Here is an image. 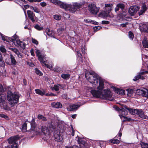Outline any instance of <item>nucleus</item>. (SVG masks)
<instances>
[{"instance_id":"1","label":"nucleus","mask_w":148,"mask_h":148,"mask_svg":"<svg viewBox=\"0 0 148 148\" xmlns=\"http://www.w3.org/2000/svg\"><path fill=\"white\" fill-rule=\"evenodd\" d=\"M85 76L86 79L92 84L93 87H97L98 89L91 90L90 92L94 97L106 100H112L111 98L112 95L109 90L105 89L102 91L104 88V80L100 78L94 72H91L89 74L86 73Z\"/></svg>"},{"instance_id":"2","label":"nucleus","mask_w":148,"mask_h":148,"mask_svg":"<svg viewBox=\"0 0 148 148\" xmlns=\"http://www.w3.org/2000/svg\"><path fill=\"white\" fill-rule=\"evenodd\" d=\"M42 131L47 137L49 136L51 132L53 131V135L56 140L60 142L63 140L62 134H61L59 130H56L55 126L52 125V124L49 126V128L45 126H42Z\"/></svg>"},{"instance_id":"3","label":"nucleus","mask_w":148,"mask_h":148,"mask_svg":"<svg viewBox=\"0 0 148 148\" xmlns=\"http://www.w3.org/2000/svg\"><path fill=\"white\" fill-rule=\"evenodd\" d=\"M50 1L51 2L54 4L59 5L60 8L64 9L66 10H69L72 13H74L81 6V5L80 4L77 3H73V8L71 5L67 4L59 1L57 0H50Z\"/></svg>"},{"instance_id":"4","label":"nucleus","mask_w":148,"mask_h":148,"mask_svg":"<svg viewBox=\"0 0 148 148\" xmlns=\"http://www.w3.org/2000/svg\"><path fill=\"white\" fill-rule=\"evenodd\" d=\"M36 53L37 56L38 57V60L41 63L45 65L47 68L50 69L53 67V64H47V61H45L44 60V57L45 56V54L43 53L41 51L39 50H36Z\"/></svg>"},{"instance_id":"5","label":"nucleus","mask_w":148,"mask_h":148,"mask_svg":"<svg viewBox=\"0 0 148 148\" xmlns=\"http://www.w3.org/2000/svg\"><path fill=\"white\" fill-rule=\"evenodd\" d=\"M2 89H0V106L4 109H7V103L5 100L6 98V95L3 92V89L2 86H1Z\"/></svg>"},{"instance_id":"6","label":"nucleus","mask_w":148,"mask_h":148,"mask_svg":"<svg viewBox=\"0 0 148 148\" xmlns=\"http://www.w3.org/2000/svg\"><path fill=\"white\" fill-rule=\"evenodd\" d=\"M19 96L17 94H13L11 92L8 91V99L9 103L13 105L16 103L18 100Z\"/></svg>"},{"instance_id":"7","label":"nucleus","mask_w":148,"mask_h":148,"mask_svg":"<svg viewBox=\"0 0 148 148\" xmlns=\"http://www.w3.org/2000/svg\"><path fill=\"white\" fill-rule=\"evenodd\" d=\"M1 38L4 41H6L9 42L10 41H11L14 43L15 45L18 47L21 42L20 40H16L18 38V36L15 34L11 38H10L8 37L4 36H1Z\"/></svg>"},{"instance_id":"8","label":"nucleus","mask_w":148,"mask_h":148,"mask_svg":"<svg viewBox=\"0 0 148 148\" xmlns=\"http://www.w3.org/2000/svg\"><path fill=\"white\" fill-rule=\"evenodd\" d=\"M113 6L112 4H105V8H109V9H108V11L106 10H104L102 11L99 14V16L101 17H103L106 16H108L110 12L112 10V7Z\"/></svg>"},{"instance_id":"9","label":"nucleus","mask_w":148,"mask_h":148,"mask_svg":"<svg viewBox=\"0 0 148 148\" xmlns=\"http://www.w3.org/2000/svg\"><path fill=\"white\" fill-rule=\"evenodd\" d=\"M18 140V138L16 136L11 137L8 139V141L9 144H12L11 148H17V141Z\"/></svg>"},{"instance_id":"10","label":"nucleus","mask_w":148,"mask_h":148,"mask_svg":"<svg viewBox=\"0 0 148 148\" xmlns=\"http://www.w3.org/2000/svg\"><path fill=\"white\" fill-rule=\"evenodd\" d=\"M89 11L93 14H96L99 10V8L96 7V4L93 3L90 4L88 5Z\"/></svg>"},{"instance_id":"11","label":"nucleus","mask_w":148,"mask_h":148,"mask_svg":"<svg viewBox=\"0 0 148 148\" xmlns=\"http://www.w3.org/2000/svg\"><path fill=\"white\" fill-rule=\"evenodd\" d=\"M124 8L125 5L124 4L122 3H119L117 5L116 7L115 8V11L116 12L119 10V9L120 8L122 11V12H121V14H122L121 15L125 16V13L124 12Z\"/></svg>"},{"instance_id":"12","label":"nucleus","mask_w":148,"mask_h":148,"mask_svg":"<svg viewBox=\"0 0 148 148\" xmlns=\"http://www.w3.org/2000/svg\"><path fill=\"white\" fill-rule=\"evenodd\" d=\"M139 8L137 6H131L129 9L128 12L131 16H133L139 10Z\"/></svg>"},{"instance_id":"13","label":"nucleus","mask_w":148,"mask_h":148,"mask_svg":"<svg viewBox=\"0 0 148 148\" xmlns=\"http://www.w3.org/2000/svg\"><path fill=\"white\" fill-rule=\"evenodd\" d=\"M10 62L8 61L7 59H6L5 62L9 65H16L17 64V62L15 60V57L12 54L10 55Z\"/></svg>"},{"instance_id":"14","label":"nucleus","mask_w":148,"mask_h":148,"mask_svg":"<svg viewBox=\"0 0 148 148\" xmlns=\"http://www.w3.org/2000/svg\"><path fill=\"white\" fill-rule=\"evenodd\" d=\"M148 73V71H145L144 72H140L138 73V74L135 76L134 79L133 80L134 81H136L139 79L140 78L142 79H145L144 77L143 76L144 75L145 73Z\"/></svg>"},{"instance_id":"15","label":"nucleus","mask_w":148,"mask_h":148,"mask_svg":"<svg viewBox=\"0 0 148 148\" xmlns=\"http://www.w3.org/2000/svg\"><path fill=\"white\" fill-rule=\"evenodd\" d=\"M147 9L146 5L145 3H143L140 10L138 12L139 15H141L144 14Z\"/></svg>"},{"instance_id":"16","label":"nucleus","mask_w":148,"mask_h":148,"mask_svg":"<svg viewBox=\"0 0 148 148\" xmlns=\"http://www.w3.org/2000/svg\"><path fill=\"white\" fill-rule=\"evenodd\" d=\"M80 106L78 105L74 104L70 106L69 107L67 108V109L68 111H70L76 110Z\"/></svg>"},{"instance_id":"17","label":"nucleus","mask_w":148,"mask_h":148,"mask_svg":"<svg viewBox=\"0 0 148 148\" xmlns=\"http://www.w3.org/2000/svg\"><path fill=\"white\" fill-rule=\"evenodd\" d=\"M111 88L117 94L122 95L125 94V91L123 90L116 88L114 86L112 87Z\"/></svg>"},{"instance_id":"18","label":"nucleus","mask_w":148,"mask_h":148,"mask_svg":"<svg viewBox=\"0 0 148 148\" xmlns=\"http://www.w3.org/2000/svg\"><path fill=\"white\" fill-rule=\"evenodd\" d=\"M27 14L29 19H31L33 22H34L35 21V19H34L35 15L33 12L30 10H28L27 11Z\"/></svg>"},{"instance_id":"19","label":"nucleus","mask_w":148,"mask_h":148,"mask_svg":"<svg viewBox=\"0 0 148 148\" xmlns=\"http://www.w3.org/2000/svg\"><path fill=\"white\" fill-rule=\"evenodd\" d=\"M127 110L129 111L130 113L134 115H138L139 112V110L136 109H132L127 108Z\"/></svg>"},{"instance_id":"20","label":"nucleus","mask_w":148,"mask_h":148,"mask_svg":"<svg viewBox=\"0 0 148 148\" xmlns=\"http://www.w3.org/2000/svg\"><path fill=\"white\" fill-rule=\"evenodd\" d=\"M138 115L140 117L143 119L148 120V116L145 114L144 112L141 109L139 110Z\"/></svg>"},{"instance_id":"21","label":"nucleus","mask_w":148,"mask_h":148,"mask_svg":"<svg viewBox=\"0 0 148 148\" xmlns=\"http://www.w3.org/2000/svg\"><path fill=\"white\" fill-rule=\"evenodd\" d=\"M47 35L52 37L55 38L54 37V32L52 30H51L48 28L46 29L45 30Z\"/></svg>"},{"instance_id":"22","label":"nucleus","mask_w":148,"mask_h":148,"mask_svg":"<svg viewBox=\"0 0 148 148\" xmlns=\"http://www.w3.org/2000/svg\"><path fill=\"white\" fill-rule=\"evenodd\" d=\"M51 105L52 107L56 108H61L62 107V104L59 102L52 103Z\"/></svg>"},{"instance_id":"23","label":"nucleus","mask_w":148,"mask_h":148,"mask_svg":"<svg viewBox=\"0 0 148 148\" xmlns=\"http://www.w3.org/2000/svg\"><path fill=\"white\" fill-rule=\"evenodd\" d=\"M36 93L41 96H43L45 95V91L44 90H42L39 89H36L35 90Z\"/></svg>"},{"instance_id":"24","label":"nucleus","mask_w":148,"mask_h":148,"mask_svg":"<svg viewBox=\"0 0 148 148\" xmlns=\"http://www.w3.org/2000/svg\"><path fill=\"white\" fill-rule=\"evenodd\" d=\"M31 130L35 132L37 131V130H36V124L34 119H33L31 123Z\"/></svg>"},{"instance_id":"25","label":"nucleus","mask_w":148,"mask_h":148,"mask_svg":"<svg viewBox=\"0 0 148 148\" xmlns=\"http://www.w3.org/2000/svg\"><path fill=\"white\" fill-rule=\"evenodd\" d=\"M61 76L64 79H68L70 78V75L68 74L62 73L61 75Z\"/></svg>"},{"instance_id":"26","label":"nucleus","mask_w":148,"mask_h":148,"mask_svg":"<svg viewBox=\"0 0 148 148\" xmlns=\"http://www.w3.org/2000/svg\"><path fill=\"white\" fill-rule=\"evenodd\" d=\"M127 92V95L129 97H132L133 95V90L130 89H128L126 90Z\"/></svg>"},{"instance_id":"27","label":"nucleus","mask_w":148,"mask_h":148,"mask_svg":"<svg viewBox=\"0 0 148 148\" xmlns=\"http://www.w3.org/2000/svg\"><path fill=\"white\" fill-rule=\"evenodd\" d=\"M142 44L144 47L148 48V41L146 39L144 38Z\"/></svg>"},{"instance_id":"28","label":"nucleus","mask_w":148,"mask_h":148,"mask_svg":"<svg viewBox=\"0 0 148 148\" xmlns=\"http://www.w3.org/2000/svg\"><path fill=\"white\" fill-rule=\"evenodd\" d=\"M119 116L122 119V117H123L125 119L123 120V121H133L134 120L131 119L130 118L124 116H122V115H119Z\"/></svg>"},{"instance_id":"29","label":"nucleus","mask_w":148,"mask_h":148,"mask_svg":"<svg viewBox=\"0 0 148 148\" xmlns=\"http://www.w3.org/2000/svg\"><path fill=\"white\" fill-rule=\"evenodd\" d=\"M110 142L112 143L115 144H118L120 143V141L119 140L114 138L110 140Z\"/></svg>"},{"instance_id":"30","label":"nucleus","mask_w":148,"mask_h":148,"mask_svg":"<svg viewBox=\"0 0 148 148\" xmlns=\"http://www.w3.org/2000/svg\"><path fill=\"white\" fill-rule=\"evenodd\" d=\"M127 108H126V109ZM127 111L128 110L127 109L126 110L123 108L121 110V114L120 115H122V116L126 115L128 114Z\"/></svg>"},{"instance_id":"31","label":"nucleus","mask_w":148,"mask_h":148,"mask_svg":"<svg viewBox=\"0 0 148 148\" xmlns=\"http://www.w3.org/2000/svg\"><path fill=\"white\" fill-rule=\"evenodd\" d=\"M27 125L26 123H24L22 126V131L23 132H25L27 131Z\"/></svg>"},{"instance_id":"32","label":"nucleus","mask_w":148,"mask_h":148,"mask_svg":"<svg viewBox=\"0 0 148 148\" xmlns=\"http://www.w3.org/2000/svg\"><path fill=\"white\" fill-rule=\"evenodd\" d=\"M38 118L39 119H42V121H47L46 118L41 114H39L38 116Z\"/></svg>"},{"instance_id":"33","label":"nucleus","mask_w":148,"mask_h":148,"mask_svg":"<svg viewBox=\"0 0 148 148\" xmlns=\"http://www.w3.org/2000/svg\"><path fill=\"white\" fill-rule=\"evenodd\" d=\"M76 139H77L79 142L81 143L83 145H84V146H85L86 143L85 142L83 141V140L82 138L77 137H76Z\"/></svg>"},{"instance_id":"34","label":"nucleus","mask_w":148,"mask_h":148,"mask_svg":"<svg viewBox=\"0 0 148 148\" xmlns=\"http://www.w3.org/2000/svg\"><path fill=\"white\" fill-rule=\"evenodd\" d=\"M140 145L142 148H148V144L141 142L140 143Z\"/></svg>"},{"instance_id":"35","label":"nucleus","mask_w":148,"mask_h":148,"mask_svg":"<svg viewBox=\"0 0 148 148\" xmlns=\"http://www.w3.org/2000/svg\"><path fill=\"white\" fill-rule=\"evenodd\" d=\"M143 91L144 90H142L137 89L136 92V94L138 95H142L143 96Z\"/></svg>"},{"instance_id":"36","label":"nucleus","mask_w":148,"mask_h":148,"mask_svg":"<svg viewBox=\"0 0 148 148\" xmlns=\"http://www.w3.org/2000/svg\"><path fill=\"white\" fill-rule=\"evenodd\" d=\"M142 96L148 98V90H144Z\"/></svg>"},{"instance_id":"37","label":"nucleus","mask_w":148,"mask_h":148,"mask_svg":"<svg viewBox=\"0 0 148 148\" xmlns=\"http://www.w3.org/2000/svg\"><path fill=\"white\" fill-rule=\"evenodd\" d=\"M54 18L56 20H60L61 19V16L60 15H55L53 16Z\"/></svg>"},{"instance_id":"38","label":"nucleus","mask_w":148,"mask_h":148,"mask_svg":"<svg viewBox=\"0 0 148 148\" xmlns=\"http://www.w3.org/2000/svg\"><path fill=\"white\" fill-rule=\"evenodd\" d=\"M62 85L59 84H58L57 85H54V87L53 88V89H54L56 91H58L59 90V88L60 86H62Z\"/></svg>"},{"instance_id":"39","label":"nucleus","mask_w":148,"mask_h":148,"mask_svg":"<svg viewBox=\"0 0 148 148\" xmlns=\"http://www.w3.org/2000/svg\"><path fill=\"white\" fill-rule=\"evenodd\" d=\"M134 37V34L132 32L130 31L129 32V37L131 40H132Z\"/></svg>"},{"instance_id":"40","label":"nucleus","mask_w":148,"mask_h":148,"mask_svg":"<svg viewBox=\"0 0 148 148\" xmlns=\"http://www.w3.org/2000/svg\"><path fill=\"white\" fill-rule=\"evenodd\" d=\"M35 72L36 74L39 75H42V73L39 70H38L37 68L35 69Z\"/></svg>"},{"instance_id":"41","label":"nucleus","mask_w":148,"mask_h":148,"mask_svg":"<svg viewBox=\"0 0 148 148\" xmlns=\"http://www.w3.org/2000/svg\"><path fill=\"white\" fill-rule=\"evenodd\" d=\"M25 45L26 44L23 42L21 41L20 44L19 45V47L23 49H24L25 47Z\"/></svg>"},{"instance_id":"42","label":"nucleus","mask_w":148,"mask_h":148,"mask_svg":"<svg viewBox=\"0 0 148 148\" xmlns=\"http://www.w3.org/2000/svg\"><path fill=\"white\" fill-rule=\"evenodd\" d=\"M77 55L78 57L79 58V60H80L81 62H83V61L82 60V56L80 53L79 52L77 51Z\"/></svg>"},{"instance_id":"43","label":"nucleus","mask_w":148,"mask_h":148,"mask_svg":"<svg viewBox=\"0 0 148 148\" xmlns=\"http://www.w3.org/2000/svg\"><path fill=\"white\" fill-rule=\"evenodd\" d=\"M0 50L3 53H5L6 52V50L3 46H1L0 47Z\"/></svg>"},{"instance_id":"44","label":"nucleus","mask_w":148,"mask_h":148,"mask_svg":"<svg viewBox=\"0 0 148 148\" xmlns=\"http://www.w3.org/2000/svg\"><path fill=\"white\" fill-rule=\"evenodd\" d=\"M34 27L36 29L38 30H41L43 29L42 27H40L39 25H36L34 26Z\"/></svg>"},{"instance_id":"45","label":"nucleus","mask_w":148,"mask_h":148,"mask_svg":"<svg viewBox=\"0 0 148 148\" xmlns=\"http://www.w3.org/2000/svg\"><path fill=\"white\" fill-rule=\"evenodd\" d=\"M33 10L35 12H36L37 13H38L40 12V10L36 7H34L33 8Z\"/></svg>"},{"instance_id":"46","label":"nucleus","mask_w":148,"mask_h":148,"mask_svg":"<svg viewBox=\"0 0 148 148\" xmlns=\"http://www.w3.org/2000/svg\"><path fill=\"white\" fill-rule=\"evenodd\" d=\"M11 50L14 52L16 54L18 53L19 51L16 49L15 48H12Z\"/></svg>"},{"instance_id":"47","label":"nucleus","mask_w":148,"mask_h":148,"mask_svg":"<svg viewBox=\"0 0 148 148\" xmlns=\"http://www.w3.org/2000/svg\"><path fill=\"white\" fill-rule=\"evenodd\" d=\"M24 8H23V9L24 10L25 13V10L26 9L29 8V5H24Z\"/></svg>"},{"instance_id":"48","label":"nucleus","mask_w":148,"mask_h":148,"mask_svg":"<svg viewBox=\"0 0 148 148\" xmlns=\"http://www.w3.org/2000/svg\"><path fill=\"white\" fill-rule=\"evenodd\" d=\"M18 57L20 58H22L23 57L22 54L20 53L19 51L18 52V53L16 54Z\"/></svg>"},{"instance_id":"49","label":"nucleus","mask_w":148,"mask_h":148,"mask_svg":"<svg viewBox=\"0 0 148 148\" xmlns=\"http://www.w3.org/2000/svg\"><path fill=\"white\" fill-rule=\"evenodd\" d=\"M91 20L89 19H84V21L85 22L88 23H90V22Z\"/></svg>"},{"instance_id":"50","label":"nucleus","mask_w":148,"mask_h":148,"mask_svg":"<svg viewBox=\"0 0 148 148\" xmlns=\"http://www.w3.org/2000/svg\"><path fill=\"white\" fill-rule=\"evenodd\" d=\"M32 41L33 43L36 45H37L38 44V41L35 39L32 38Z\"/></svg>"},{"instance_id":"51","label":"nucleus","mask_w":148,"mask_h":148,"mask_svg":"<svg viewBox=\"0 0 148 148\" xmlns=\"http://www.w3.org/2000/svg\"><path fill=\"white\" fill-rule=\"evenodd\" d=\"M0 116L2 118H4L5 119H7L8 118V116L6 115L3 114H0Z\"/></svg>"},{"instance_id":"52","label":"nucleus","mask_w":148,"mask_h":148,"mask_svg":"<svg viewBox=\"0 0 148 148\" xmlns=\"http://www.w3.org/2000/svg\"><path fill=\"white\" fill-rule=\"evenodd\" d=\"M90 23H92L95 25H97L98 24V23L95 21L91 20L90 22Z\"/></svg>"},{"instance_id":"53","label":"nucleus","mask_w":148,"mask_h":148,"mask_svg":"<svg viewBox=\"0 0 148 148\" xmlns=\"http://www.w3.org/2000/svg\"><path fill=\"white\" fill-rule=\"evenodd\" d=\"M128 23L126 22L125 23L121 24L120 25L123 27H125L127 25H128Z\"/></svg>"},{"instance_id":"54","label":"nucleus","mask_w":148,"mask_h":148,"mask_svg":"<svg viewBox=\"0 0 148 148\" xmlns=\"http://www.w3.org/2000/svg\"><path fill=\"white\" fill-rule=\"evenodd\" d=\"M40 5L42 7H44L46 5V3L45 2H41L40 3Z\"/></svg>"},{"instance_id":"55","label":"nucleus","mask_w":148,"mask_h":148,"mask_svg":"<svg viewBox=\"0 0 148 148\" xmlns=\"http://www.w3.org/2000/svg\"><path fill=\"white\" fill-rule=\"evenodd\" d=\"M83 46L81 47V51L83 54H85L86 53V51L84 48H82Z\"/></svg>"},{"instance_id":"56","label":"nucleus","mask_w":148,"mask_h":148,"mask_svg":"<svg viewBox=\"0 0 148 148\" xmlns=\"http://www.w3.org/2000/svg\"><path fill=\"white\" fill-rule=\"evenodd\" d=\"M66 148H79L77 146L74 145L72 147H66Z\"/></svg>"},{"instance_id":"57","label":"nucleus","mask_w":148,"mask_h":148,"mask_svg":"<svg viewBox=\"0 0 148 148\" xmlns=\"http://www.w3.org/2000/svg\"><path fill=\"white\" fill-rule=\"evenodd\" d=\"M109 22L107 21H102V23L103 24H108L109 23Z\"/></svg>"},{"instance_id":"58","label":"nucleus","mask_w":148,"mask_h":148,"mask_svg":"<svg viewBox=\"0 0 148 148\" xmlns=\"http://www.w3.org/2000/svg\"><path fill=\"white\" fill-rule=\"evenodd\" d=\"M94 28L95 30H98L100 29V27L99 26H95L94 27Z\"/></svg>"},{"instance_id":"59","label":"nucleus","mask_w":148,"mask_h":148,"mask_svg":"<svg viewBox=\"0 0 148 148\" xmlns=\"http://www.w3.org/2000/svg\"><path fill=\"white\" fill-rule=\"evenodd\" d=\"M60 30H61L60 29H58L57 30V31L58 33V35H60L62 33V32H61V31H60Z\"/></svg>"},{"instance_id":"60","label":"nucleus","mask_w":148,"mask_h":148,"mask_svg":"<svg viewBox=\"0 0 148 148\" xmlns=\"http://www.w3.org/2000/svg\"><path fill=\"white\" fill-rule=\"evenodd\" d=\"M76 114H73V115H72V117L73 118V119H75L76 117Z\"/></svg>"},{"instance_id":"61","label":"nucleus","mask_w":148,"mask_h":148,"mask_svg":"<svg viewBox=\"0 0 148 148\" xmlns=\"http://www.w3.org/2000/svg\"><path fill=\"white\" fill-rule=\"evenodd\" d=\"M72 132L71 135H72V136H73L74 135V132L73 130V127H72Z\"/></svg>"},{"instance_id":"62","label":"nucleus","mask_w":148,"mask_h":148,"mask_svg":"<svg viewBox=\"0 0 148 148\" xmlns=\"http://www.w3.org/2000/svg\"><path fill=\"white\" fill-rule=\"evenodd\" d=\"M61 30L60 31H61V32H62L63 31L64 29V28H62V27H61L60 28H59Z\"/></svg>"},{"instance_id":"63","label":"nucleus","mask_w":148,"mask_h":148,"mask_svg":"<svg viewBox=\"0 0 148 148\" xmlns=\"http://www.w3.org/2000/svg\"><path fill=\"white\" fill-rule=\"evenodd\" d=\"M41 1V0H33V2H40Z\"/></svg>"},{"instance_id":"64","label":"nucleus","mask_w":148,"mask_h":148,"mask_svg":"<svg viewBox=\"0 0 148 148\" xmlns=\"http://www.w3.org/2000/svg\"><path fill=\"white\" fill-rule=\"evenodd\" d=\"M116 110H118V111H121V109H119V108H118V107H116Z\"/></svg>"}]
</instances>
